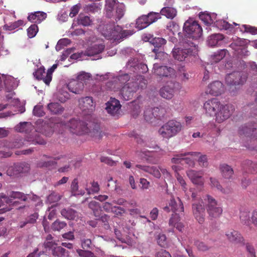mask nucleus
I'll return each mask as SVG.
<instances>
[{"mask_svg":"<svg viewBox=\"0 0 257 257\" xmlns=\"http://www.w3.org/2000/svg\"><path fill=\"white\" fill-rule=\"evenodd\" d=\"M225 235L229 241L234 243L241 242L242 238L241 234L238 231L233 229L228 230Z\"/></svg>","mask_w":257,"mask_h":257,"instance_id":"a878e982","label":"nucleus"},{"mask_svg":"<svg viewBox=\"0 0 257 257\" xmlns=\"http://www.w3.org/2000/svg\"><path fill=\"white\" fill-rule=\"evenodd\" d=\"M60 157H55L54 158V160H50L48 161H45L42 160L38 162L37 166L40 168H48L52 167L55 166L57 163L56 161L60 159Z\"/></svg>","mask_w":257,"mask_h":257,"instance_id":"79ce46f5","label":"nucleus"},{"mask_svg":"<svg viewBox=\"0 0 257 257\" xmlns=\"http://www.w3.org/2000/svg\"><path fill=\"white\" fill-rule=\"evenodd\" d=\"M2 199H4V201L7 204H12L14 206H17L20 203L19 201H13L12 199L10 198V197H8L6 195H1L0 196V208L4 205V202Z\"/></svg>","mask_w":257,"mask_h":257,"instance_id":"864d4df0","label":"nucleus"},{"mask_svg":"<svg viewBox=\"0 0 257 257\" xmlns=\"http://www.w3.org/2000/svg\"><path fill=\"white\" fill-rule=\"evenodd\" d=\"M57 64H54L50 69H49L46 73L45 83L48 85H49L52 80V73L54 70L57 68Z\"/></svg>","mask_w":257,"mask_h":257,"instance_id":"5fc2aeb1","label":"nucleus"},{"mask_svg":"<svg viewBox=\"0 0 257 257\" xmlns=\"http://www.w3.org/2000/svg\"><path fill=\"white\" fill-rule=\"evenodd\" d=\"M224 36L221 34H212L208 38V43L211 47H214L220 45L223 40Z\"/></svg>","mask_w":257,"mask_h":257,"instance_id":"c756f323","label":"nucleus"},{"mask_svg":"<svg viewBox=\"0 0 257 257\" xmlns=\"http://www.w3.org/2000/svg\"><path fill=\"white\" fill-rule=\"evenodd\" d=\"M47 108L52 114H61L64 111V107L57 102H50L48 103Z\"/></svg>","mask_w":257,"mask_h":257,"instance_id":"bb28decb","label":"nucleus"},{"mask_svg":"<svg viewBox=\"0 0 257 257\" xmlns=\"http://www.w3.org/2000/svg\"><path fill=\"white\" fill-rule=\"evenodd\" d=\"M78 23L84 26H88L91 23V20L88 16L80 14L78 17Z\"/></svg>","mask_w":257,"mask_h":257,"instance_id":"09e8293b","label":"nucleus"},{"mask_svg":"<svg viewBox=\"0 0 257 257\" xmlns=\"http://www.w3.org/2000/svg\"><path fill=\"white\" fill-rule=\"evenodd\" d=\"M182 128L183 125L180 122L171 119L159 129L158 133L163 138L169 139L179 134Z\"/></svg>","mask_w":257,"mask_h":257,"instance_id":"7ed1b4c3","label":"nucleus"},{"mask_svg":"<svg viewBox=\"0 0 257 257\" xmlns=\"http://www.w3.org/2000/svg\"><path fill=\"white\" fill-rule=\"evenodd\" d=\"M78 126H80V124L79 123V120L73 118L70 120V121L65 125V127H67L73 134L77 135H82L83 131H80V130H78Z\"/></svg>","mask_w":257,"mask_h":257,"instance_id":"393cba45","label":"nucleus"},{"mask_svg":"<svg viewBox=\"0 0 257 257\" xmlns=\"http://www.w3.org/2000/svg\"><path fill=\"white\" fill-rule=\"evenodd\" d=\"M193 216L199 224H203L205 221V209L202 200L195 201L192 205Z\"/></svg>","mask_w":257,"mask_h":257,"instance_id":"423d86ee","label":"nucleus"},{"mask_svg":"<svg viewBox=\"0 0 257 257\" xmlns=\"http://www.w3.org/2000/svg\"><path fill=\"white\" fill-rule=\"evenodd\" d=\"M199 153L197 152H188L186 153L176 154L173 155V157L171 159V162L173 164H184V162L187 163V158H185L184 157L191 155L192 156L198 155Z\"/></svg>","mask_w":257,"mask_h":257,"instance_id":"4be33fe9","label":"nucleus"},{"mask_svg":"<svg viewBox=\"0 0 257 257\" xmlns=\"http://www.w3.org/2000/svg\"><path fill=\"white\" fill-rule=\"evenodd\" d=\"M180 217L178 214H172L169 220V224L170 226L175 227L180 232H183L184 225L180 222Z\"/></svg>","mask_w":257,"mask_h":257,"instance_id":"c85d7f7f","label":"nucleus"},{"mask_svg":"<svg viewBox=\"0 0 257 257\" xmlns=\"http://www.w3.org/2000/svg\"><path fill=\"white\" fill-rule=\"evenodd\" d=\"M138 83L134 81H130L125 84L120 90L121 97L124 100L131 99L134 93L138 89Z\"/></svg>","mask_w":257,"mask_h":257,"instance_id":"1a4fd4ad","label":"nucleus"},{"mask_svg":"<svg viewBox=\"0 0 257 257\" xmlns=\"http://www.w3.org/2000/svg\"><path fill=\"white\" fill-rule=\"evenodd\" d=\"M76 252L81 257H95L94 253L90 251L78 249Z\"/></svg>","mask_w":257,"mask_h":257,"instance_id":"69168bd1","label":"nucleus"},{"mask_svg":"<svg viewBox=\"0 0 257 257\" xmlns=\"http://www.w3.org/2000/svg\"><path fill=\"white\" fill-rule=\"evenodd\" d=\"M246 44V41L245 39L235 37L233 38V42L230 44V47L237 52L238 54L242 56H247L249 52L247 50Z\"/></svg>","mask_w":257,"mask_h":257,"instance_id":"6e6552de","label":"nucleus"},{"mask_svg":"<svg viewBox=\"0 0 257 257\" xmlns=\"http://www.w3.org/2000/svg\"><path fill=\"white\" fill-rule=\"evenodd\" d=\"M15 128L18 132L27 134L33 129V126L30 122H21L17 124Z\"/></svg>","mask_w":257,"mask_h":257,"instance_id":"7c9ffc66","label":"nucleus"},{"mask_svg":"<svg viewBox=\"0 0 257 257\" xmlns=\"http://www.w3.org/2000/svg\"><path fill=\"white\" fill-rule=\"evenodd\" d=\"M220 103V101L216 98H212L206 101L203 107L206 115L209 116H214L218 108H219Z\"/></svg>","mask_w":257,"mask_h":257,"instance_id":"9d476101","label":"nucleus"},{"mask_svg":"<svg viewBox=\"0 0 257 257\" xmlns=\"http://www.w3.org/2000/svg\"><path fill=\"white\" fill-rule=\"evenodd\" d=\"M71 192L73 195H83L85 192L83 190H79L78 189V181L77 178H75L72 182L71 184Z\"/></svg>","mask_w":257,"mask_h":257,"instance_id":"4c0bfd02","label":"nucleus"},{"mask_svg":"<svg viewBox=\"0 0 257 257\" xmlns=\"http://www.w3.org/2000/svg\"><path fill=\"white\" fill-rule=\"evenodd\" d=\"M199 17L200 20L206 24H210L213 23V20L212 19L211 16L208 14L201 13Z\"/></svg>","mask_w":257,"mask_h":257,"instance_id":"0e129e2a","label":"nucleus"},{"mask_svg":"<svg viewBox=\"0 0 257 257\" xmlns=\"http://www.w3.org/2000/svg\"><path fill=\"white\" fill-rule=\"evenodd\" d=\"M88 134L93 138L95 141H99L104 135V133L100 131L99 127L97 125H95V127L91 131L89 129Z\"/></svg>","mask_w":257,"mask_h":257,"instance_id":"ea45409f","label":"nucleus"},{"mask_svg":"<svg viewBox=\"0 0 257 257\" xmlns=\"http://www.w3.org/2000/svg\"><path fill=\"white\" fill-rule=\"evenodd\" d=\"M146 16L150 25L161 18L160 13L153 12L149 13Z\"/></svg>","mask_w":257,"mask_h":257,"instance_id":"603ef678","label":"nucleus"},{"mask_svg":"<svg viewBox=\"0 0 257 257\" xmlns=\"http://www.w3.org/2000/svg\"><path fill=\"white\" fill-rule=\"evenodd\" d=\"M114 27V23L106 24L100 27V31L102 35L105 38L104 33H111L112 28Z\"/></svg>","mask_w":257,"mask_h":257,"instance_id":"680f3d73","label":"nucleus"},{"mask_svg":"<svg viewBox=\"0 0 257 257\" xmlns=\"http://www.w3.org/2000/svg\"><path fill=\"white\" fill-rule=\"evenodd\" d=\"M39 249L38 248H36L34 251L31 253H30L26 257H49L47 254L44 253V251H40L36 256H35L36 253L38 251Z\"/></svg>","mask_w":257,"mask_h":257,"instance_id":"774afa93","label":"nucleus"},{"mask_svg":"<svg viewBox=\"0 0 257 257\" xmlns=\"http://www.w3.org/2000/svg\"><path fill=\"white\" fill-rule=\"evenodd\" d=\"M224 90V85L219 81H215L208 86L207 91L213 96H218L221 94Z\"/></svg>","mask_w":257,"mask_h":257,"instance_id":"a211bd4d","label":"nucleus"},{"mask_svg":"<svg viewBox=\"0 0 257 257\" xmlns=\"http://www.w3.org/2000/svg\"><path fill=\"white\" fill-rule=\"evenodd\" d=\"M160 14L165 16L168 19H172L176 16L177 11L173 8L166 7L162 9Z\"/></svg>","mask_w":257,"mask_h":257,"instance_id":"c9c22d12","label":"nucleus"},{"mask_svg":"<svg viewBox=\"0 0 257 257\" xmlns=\"http://www.w3.org/2000/svg\"><path fill=\"white\" fill-rule=\"evenodd\" d=\"M194 245L199 250L202 251H207L210 248V247L206 243L200 240L195 241Z\"/></svg>","mask_w":257,"mask_h":257,"instance_id":"13d9d810","label":"nucleus"},{"mask_svg":"<svg viewBox=\"0 0 257 257\" xmlns=\"http://www.w3.org/2000/svg\"><path fill=\"white\" fill-rule=\"evenodd\" d=\"M28 141L32 142L34 144L44 145L46 144L45 141L38 133L35 135V138H29Z\"/></svg>","mask_w":257,"mask_h":257,"instance_id":"4d7b16f0","label":"nucleus"},{"mask_svg":"<svg viewBox=\"0 0 257 257\" xmlns=\"http://www.w3.org/2000/svg\"><path fill=\"white\" fill-rule=\"evenodd\" d=\"M9 197L11 198L14 199H20L22 201H26L28 198L31 199V197H29V195L25 194L24 193L21 192L17 191H11L10 194H8Z\"/></svg>","mask_w":257,"mask_h":257,"instance_id":"37998d69","label":"nucleus"},{"mask_svg":"<svg viewBox=\"0 0 257 257\" xmlns=\"http://www.w3.org/2000/svg\"><path fill=\"white\" fill-rule=\"evenodd\" d=\"M150 43L157 49L164 45L166 43V40L162 38L155 37L151 39Z\"/></svg>","mask_w":257,"mask_h":257,"instance_id":"a18cd8bd","label":"nucleus"},{"mask_svg":"<svg viewBox=\"0 0 257 257\" xmlns=\"http://www.w3.org/2000/svg\"><path fill=\"white\" fill-rule=\"evenodd\" d=\"M69 251L60 246L53 248L52 254L54 257H69Z\"/></svg>","mask_w":257,"mask_h":257,"instance_id":"f704fd0d","label":"nucleus"},{"mask_svg":"<svg viewBox=\"0 0 257 257\" xmlns=\"http://www.w3.org/2000/svg\"><path fill=\"white\" fill-rule=\"evenodd\" d=\"M240 30L243 33H248L252 35L257 34V27L247 25H243L240 28Z\"/></svg>","mask_w":257,"mask_h":257,"instance_id":"49530a36","label":"nucleus"},{"mask_svg":"<svg viewBox=\"0 0 257 257\" xmlns=\"http://www.w3.org/2000/svg\"><path fill=\"white\" fill-rule=\"evenodd\" d=\"M207 211L210 217L217 218L220 216L222 213V208L217 204V201L210 195H207Z\"/></svg>","mask_w":257,"mask_h":257,"instance_id":"0eeeda50","label":"nucleus"},{"mask_svg":"<svg viewBox=\"0 0 257 257\" xmlns=\"http://www.w3.org/2000/svg\"><path fill=\"white\" fill-rule=\"evenodd\" d=\"M175 83L172 82H168L160 90V94L166 99H171L174 94Z\"/></svg>","mask_w":257,"mask_h":257,"instance_id":"2eb2a0df","label":"nucleus"},{"mask_svg":"<svg viewBox=\"0 0 257 257\" xmlns=\"http://www.w3.org/2000/svg\"><path fill=\"white\" fill-rule=\"evenodd\" d=\"M136 167L141 169L144 172L153 175L157 178H159L161 177V173L159 169L156 167L137 165Z\"/></svg>","mask_w":257,"mask_h":257,"instance_id":"cd10ccee","label":"nucleus"},{"mask_svg":"<svg viewBox=\"0 0 257 257\" xmlns=\"http://www.w3.org/2000/svg\"><path fill=\"white\" fill-rule=\"evenodd\" d=\"M67 226V223L64 221L56 220L52 224V229L54 231H60Z\"/></svg>","mask_w":257,"mask_h":257,"instance_id":"3c124183","label":"nucleus"},{"mask_svg":"<svg viewBox=\"0 0 257 257\" xmlns=\"http://www.w3.org/2000/svg\"><path fill=\"white\" fill-rule=\"evenodd\" d=\"M197 48L195 44L189 40H184L179 47H175L173 49V57L179 61H183L191 56L197 54Z\"/></svg>","mask_w":257,"mask_h":257,"instance_id":"f257e3e1","label":"nucleus"},{"mask_svg":"<svg viewBox=\"0 0 257 257\" xmlns=\"http://www.w3.org/2000/svg\"><path fill=\"white\" fill-rule=\"evenodd\" d=\"M68 89L75 94L80 93L84 88V83L77 79L70 81L67 84Z\"/></svg>","mask_w":257,"mask_h":257,"instance_id":"aec40b11","label":"nucleus"},{"mask_svg":"<svg viewBox=\"0 0 257 257\" xmlns=\"http://www.w3.org/2000/svg\"><path fill=\"white\" fill-rule=\"evenodd\" d=\"M14 166L18 174L27 172L30 169L29 165L25 162L16 163Z\"/></svg>","mask_w":257,"mask_h":257,"instance_id":"a19ab883","label":"nucleus"},{"mask_svg":"<svg viewBox=\"0 0 257 257\" xmlns=\"http://www.w3.org/2000/svg\"><path fill=\"white\" fill-rule=\"evenodd\" d=\"M120 107L119 101L114 98H111L110 100L106 103L105 109L108 113L115 116L119 113Z\"/></svg>","mask_w":257,"mask_h":257,"instance_id":"f3484780","label":"nucleus"},{"mask_svg":"<svg viewBox=\"0 0 257 257\" xmlns=\"http://www.w3.org/2000/svg\"><path fill=\"white\" fill-rule=\"evenodd\" d=\"M220 170L222 176L227 179L231 178L234 173L233 169L230 166L225 164L220 166Z\"/></svg>","mask_w":257,"mask_h":257,"instance_id":"473e14b6","label":"nucleus"},{"mask_svg":"<svg viewBox=\"0 0 257 257\" xmlns=\"http://www.w3.org/2000/svg\"><path fill=\"white\" fill-rule=\"evenodd\" d=\"M38 27L37 25L33 24L28 29H27V34L28 36L30 38H32L34 37L37 33L38 32Z\"/></svg>","mask_w":257,"mask_h":257,"instance_id":"052dcab7","label":"nucleus"},{"mask_svg":"<svg viewBox=\"0 0 257 257\" xmlns=\"http://www.w3.org/2000/svg\"><path fill=\"white\" fill-rule=\"evenodd\" d=\"M158 244L161 247H165L167 245L166 236L163 233H159L156 237Z\"/></svg>","mask_w":257,"mask_h":257,"instance_id":"e2e57ef3","label":"nucleus"},{"mask_svg":"<svg viewBox=\"0 0 257 257\" xmlns=\"http://www.w3.org/2000/svg\"><path fill=\"white\" fill-rule=\"evenodd\" d=\"M105 48L102 44H94L87 49L85 52V55L88 56H92L101 53Z\"/></svg>","mask_w":257,"mask_h":257,"instance_id":"b1692460","label":"nucleus"},{"mask_svg":"<svg viewBox=\"0 0 257 257\" xmlns=\"http://www.w3.org/2000/svg\"><path fill=\"white\" fill-rule=\"evenodd\" d=\"M176 177L178 182L182 186L183 190L185 192L187 190V184L186 183L185 181L182 176H181L179 174L177 173L176 174Z\"/></svg>","mask_w":257,"mask_h":257,"instance_id":"338daca9","label":"nucleus"},{"mask_svg":"<svg viewBox=\"0 0 257 257\" xmlns=\"http://www.w3.org/2000/svg\"><path fill=\"white\" fill-rule=\"evenodd\" d=\"M211 185L212 187H216L218 190H221L224 193H229L231 191L230 190H222L221 186L220 185L218 180L214 178H210Z\"/></svg>","mask_w":257,"mask_h":257,"instance_id":"bf43d9fd","label":"nucleus"},{"mask_svg":"<svg viewBox=\"0 0 257 257\" xmlns=\"http://www.w3.org/2000/svg\"><path fill=\"white\" fill-rule=\"evenodd\" d=\"M153 72L160 77H169L174 74L175 70L171 67L160 66L159 64L155 63L154 64Z\"/></svg>","mask_w":257,"mask_h":257,"instance_id":"4468645a","label":"nucleus"},{"mask_svg":"<svg viewBox=\"0 0 257 257\" xmlns=\"http://www.w3.org/2000/svg\"><path fill=\"white\" fill-rule=\"evenodd\" d=\"M144 116L145 119L149 122L152 123L156 120L155 115L153 113V109H146L144 111Z\"/></svg>","mask_w":257,"mask_h":257,"instance_id":"de8ad7c7","label":"nucleus"},{"mask_svg":"<svg viewBox=\"0 0 257 257\" xmlns=\"http://www.w3.org/2000/svg\"><path fill=\"white\" fill-rule=\"evenodd\" d=\"M238 134L240 136H244L246 137H250L251 139L257 143V129L252 124H249L242 125L239 128Z\"/></svg>","mask_w":257,"mask_h":257,"instance_id":"f8f14e48","label":"nucleus"},{"mask_svg":"<svg viewBox=\"0 0 257 257\" xmlns=\"http://www.w3.org/2000/svg\"><path fill=\"white\" fill-rule=\"evenodd\" d=\"M148 19L146 15H142L136 21V27L139 30H142L150 25Z\"/></svg>","mask_w":257,"mask_h":257,"instance_id":"e433bc0d","label":"nucleus"},{"mask_svg":"<svg viewBox=\"0 0 257 257\" xmlns=\"http://www.w3.org/2000/svg\"><path fill=\"white\" fill-rule=\"evenodd\" d=\"M214 25L220 30H226L229 33H234L235 31L234 28L233 26L228 22L223 20L216 21L214 23Z\"/></svg>","mask_w":257,"mask_h":257,"instance_id":"5701e85b","label":"nucleus"},{"mask_svg":"<svg viewBox=\"0 0 257 257\" xmlns=\"http://www.w3.org/2000/svg\"><path fill=\"white\" fill-rule=\"evenodd\" d=\"M228 51L226 49H221L217 51L211 56V63L219 62L225 57Z\"/></svg>","mask_w":257,"mask_h":257,"instance_id":"72a5a7b5","label":"nucleus"},{"mask_svg":"<svg viewBox=\"0 0 257 257\" xmlns=\"http://www.w3.org/2000/svg\"><path fill=\"white\" fill-rule=\"evenodd\" d=\"M186 174L193 184L200 186L204 184L203 173L202 171L190 170L186 172Z\"/></svg>","mask_w":257,"mask_h":257,"instance_id":"dca6fc26","label":"nucleus"},{"mask_svg":"<svg viewBox=\"0 0 257 257\" xmlns=\"http://www.w3.org/2000/svg\"><path fill=\"white\" fill-rule=\"evenodd\" d=\"M61 198V196L58 193L53 192L47 197V201L50 203H56Z\"/></svg>","mask_w":257,"mask_h":257,"instance_id":"6e6d98bb","label":"nucleus"},{"mask_svg":"<svg viewBox=\"0 0 257 257\" xmlns=\"http://www.w3.org/2000/svg\"><path fill=\"white\" fill-rule=\"evenodd\" d=\"M184 30L189 37L194 39L201 37L202 34V29L198 23L195 21H187L184 23Z\"/></svg>","mask_w":257,"mask_h":257,"instance_id":"20e7f679","label":"nucleus"},{"mask_svg":"<svg viewBox=\"0 0 257 257\" xmlns=\"http://www.w3.org/2000/svg\"><path fill=\"white\" fill-rule=\"evenodd\" d=\"M61 214L64 218L68 220H74L78 216V212L70 208L62 209Z\"/></svg>","mask_w":257,"mask_h":257,"instance_id":"2f4dec72","label":"nucleus"},{"mask_svg":"<svg viewBox=\"0 0 257 257\" xmlns=\"http://www.w3.org/2000/svg\"><path fill=\"white\" fill-rule=\"evenodd\" d=\"M219 107L214 116L216 121L220 123L230 117L234 110V107L232 104L221 103Z\"/></svg>","mask_w":257,"mask_h":257,"instance_id":"39448f33","label":"nucleus"},{"mask_svg":"<svg viewBox=\"0 0 257 257\" xmlns=\"http://www.w3.org/2000/svg\"><path fill=\"white\" fill-rule=\"evenodd\" d=\"M165 211L174 213V214L179 215V213L184 212V206L181 200L177 197L176 199L172 198L168 203V205L163 208Z\"/></svg>","mask_w":257,"mask_h":257,"instance_id":"9b49d317","label":"nucleus"},{"mask_svg":"<svg viewBox=\"0 0 257 257\" xmlns=\"http://www.w3.org/2000/svg\"><path fill=\"white\" fill-rule=\"evenodd\" d=\"M166 110L163 107H155L153 108V113L155 120H162L164 118L166 114Z\"/></svg>","mask_w":257,"mask_h":257,"instance_id":"58836bf2","label":"nucleus"},{"mask_svg":"<svg viewBox=\"0 0 257 257\" xmlns=\"http://www.w3.org/2000/svg\"><path fill=\"white\" fill-rule=\"evenodd\" d=\"M104 35H105L106 39L112 40L116 42H119L123 37V35L122 33V28L118 25L115 26L114 24L111 33H104Z\"/></svg>","mask_w":257,"mask_h":257,"instance_id":"6ab92c4d","label":"nucleus"},{"mask_svg":"<svg viewBox=\"0 0 257 257\" xmlns=\"http://www.w3.org/2000/svg\"><path fill=\"white\" fill-rule=\"evenodd\" d=\"M79 106L82 111L86 114L92 112L95 108L92 97L90 96L81 98L79 100Z\"/></svg>","mask_w":257,"mask_h":257,"instance_id":"ddd939ff","label":"nucleus"},{"mask_svg":"<svg viewBox=\"0 0 257 257\" xmlns=\"http://www.w3.org/2000/svg\"><path fill=\"white\" fill-rule=\"evenodd\" d=\"M47 16L45 12L37 11L29 14L28 20L32 23L40 24L46 19Z\"/></svg>","mask_w":257,"mask_h":257,"instance_id":"412c9836","label":"nucleus"},{"mask_svg":"<svg viewBox=\"0 0 257 257\" xmlns=\"http://www.w3.org/2000/svg\"><path fill=\"white\" fill-rule=\"evenodd\" d=\"M46 73L44 67H41L34 73V75L38 80H43L45 82Z\"/></svg>","mask_w":257,"mask_h":257,"instance_id":"8fccbe9b","label":"nucleus"},{"mask_svg":"<svg viewBox=\"0 0 257 257\" xmlns=\"http://www.w3.org/2000/svg\"><path fill=\"white\" fill-rule=\"evenodd\" d=\"M247 78V73L242 71L233 72L227 75L225 82L230 93L235 95L240 86L245 83Z\"/></svg>","mask_w":257,"mask_h":257,"instance_id":"f03ea898","label":"nucleus"},{"mask_svg":"<svg viewBox=\"0 0 257 257\" xmlns=\"http://www.w3.org/2000/svg\"><path fill=\"white\" fill-rule=\"evenodd\" d=\"M55 98L61 102L64 103L69 98V94L68 92L61 90L56 94Z\"/></svg>","mask_w":257,"mask_h":257,"instance_id":"c03bdc74","label":"nucleus"}]
</instances>
